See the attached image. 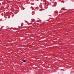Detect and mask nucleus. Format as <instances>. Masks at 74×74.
Segmentation results:
<instances>
[{
    "instance_id": "f257e3e1",
    "label": "nucleus",
    "mask_w": 74,
    "mask_h": 74,
    "mask_svg": "<svg viewBox=\"0 0 74 74\" xmlns=\"http://www.w3.org/2000/svg\"><path fill=\"white\" fill-rule=\"evenodd\" d=\"M23 62H24V63H25V62H26V60H24L23 61Z\"/></svg>"
}]
</instances>
